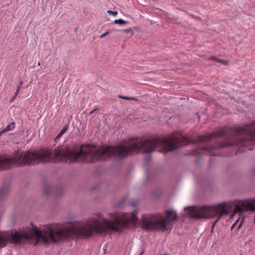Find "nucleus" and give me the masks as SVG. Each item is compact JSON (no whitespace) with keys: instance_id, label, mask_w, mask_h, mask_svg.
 <instances>
[{"instance_id":"1","label":"nucleus","mask_w":255,"mask_h":255,"mask_svg":"<svg viewBox=\"0 0 255 255\" xmlns=\"http://www.w3.org/2000/svg\"><path fill=\"white\" fill-rule=\"evenodd\" d=\"M110 220L104 219L105 224H101L100 220L102 215L100 214L97 218H92L85 226H81L79 222H67L69 226L62 227H50L48 225L44 226V232L47 234L54 243L73 240L79 237L89 238L94 233L96 234H108L110 232L122 233L124 228L128 227V216L126 213H112L109 214Z\"/></svg>"},{"instance_id":"2","label":"nucleus","mask_w":255,"mask_h":255,"mask_svg":"<svg viewBox=\"0 0 255 255\" xmlns=\"http://www.w3.org/2000/svg\"><path fill=\"white\" fill-rule=\"evenodd\" d=\"M75 163V143L68 146L40 148L25 152L15 151L11 156L0 155V171L12 167L38 164L40 163Z\"/></svg>"},{"instance_id":"3","label":"nucleus","mask_w":255,"mask_h":255,"mask_svg":"<svg viewBox=\"0 0 255 255\" xmlns=\"http://www.w3.org/2000/svg\"><path fill=\"white\" fill-rule=\"evenodd\" d=\"M166 217L159 214H143L140 221L141 228L147 231H165L172 229L171 222L178 220L176 211L169 210L165 211Z\"/></svg>"},{"instance_id":"4","label":"nucleus","mask_w":255,"mask_h":255,"mask_svg":"<svg viewBox=\"0 0 255 255\" xmlns=\"http://www.w3.org/2000/svg\"><path fill=\"white\" fill-rule=\"evenodd\" d=\"M228 207V203L224 202L212 206L186 207L184 208V210L187 212L188 214L197 219L212 218L219 214L212 225L211 233H213L215 226L220 220L221 217L224 215H229V212L227 210V208Z\"/></svg>"},{"instance_id":"5","label":"nucleus","mask_w":255,"mask_h":255,"mask_svg":"<svg viewBox=\"0 0 255 255\" xmlns=\"http://www.w3.org/2000/svg\"><path fill=\"white\" fill-rule=\"evenodd\" d=\"M255 198L235 201L234 206L236 209L240 212L244 211L255 212Z\"/></svg>"},{"instance_id":"6","label":"nucleus","mask_w":255,"mask_h":255,"mask_svg":"<svg viewBox=\"0 0 255 255\" xmlns=\"http://www.w3.org/2000/svg\"><path fill=\"white\" fill-rule=\"evenodd\" d=\"M30 225L33 228V230L34 232L38 236L40 237L41 238V240H42L43 243L44 244V245H45L46 246H48L50 244V242L48 240V239L42 235V232L41 231H39L37 229V228L33 225L32 222H31Z\"/></svg>"},{"instance_id":"7","label":"nucleus","mask_w":255,"mask_h":255,"mask_svg":"<svg viewBox=\"0 0 255 255\" xmlns=\"http://www.w3.org/2000/svg\"><path fill=\"white\" fill-rule=\"evenodd\" d=\"M15 122H11L10 124L7 125L4 128L2 129L0 131V136H1L3 133L5 132L11 131L15 128Z\"/></svg>"},{"instance_id":"8","label":"nucleus","mask_w":255,"mask_h":255,"mask_svg":"<svg viewBox=\"0 0 255 255\" xmlns=\"http://www.w3.org/2000/svg\"><path fill=\"white\" fill-rule=\"evenodd\" d=\"M9 187L7 186H4L0 190V201L5 198L8 194Z\"/></svg>"},{"instance_id":"9","label":"nucleus","mask_w":255,"mask_h":255,"mask_svg":"<svg viewBox=\"0 0 255 255\" xmlns=\"http://www.w3.org/2000/svg\"><path fill=\"white\" fill-rule=\"evenodd\" d=\"M50 193V186L48 184H44V196H48Z\"/></svg>"},{"instance_id":"10","label":"nucleus","mask_w":255,"mask_h":255,"mask_svg":"<svg viewBox=\"0 0 255 255\" xmlns=\"http://www.w3.org/2000/svg\"><path fill=\"white\" fill-rule=\"evenodd\" d=\"M69 128V124H66L62 129L59 132L58 135L56 137V139H59L62 135Z\"/></svg>"},{"instance_id":"11","label":"nucleus","mask_w":255,"mask_h":255,"mask_svg":"<svg viewBox=\"0 0 255 255\" xmlns=\"http://www.w3.org/2000/svg\"><path fill=\"white\" fill-rule=\"evenodd\" d=\"M137 210H134L131 213L130 220L133 223L136 222L138 221V218L136 217Z\"/></svg>"},{"instance_id":"12","label":"nucleus","mask_w":255,"mask_h":255,"mask_svg":"<svg viewBox=\"0 0 255 255\" xmlns=\"http://www.w3.org/2000/svg\"><path fill=\"white\" fill-rule=\"evenodd\" d=\"M128 22L127 21L124 20L123 19L120 18L118 19H116L114 20V23L117 24L119 25H123L125 24L128 23Z\"/></svg>"},{"instance_id":"13","label":"nucleus","mask_w":255,"mask_h":255,"mask_svg":"<svg viewBox=\"0 0 255 255\" xmlns=\"http://www.w3.org/2000/svg\"><path fill=\"white\" fill-rule=\"evenodd\" d=\"M19 91V87H17L16 91V92L15 93V94L11 98V99L10 100L11 102L13 101L16 98V97H17V94H18Z\"/></svg>"},{"instance_id":"14","label":"nucleus","mask_w":255,"mask_h":255,"mask_svg":"<svg viewBox=\"0 0 255 255\" xmlns=\"http://www.w3.org/2000/svg\"><path fill=\"white\" fill-rule=\"evenodd\" d=\"M107 13L113 16H116L118 14V12L117 11H114L110 10H108L107 11Z\"/></svg>"},{"instance_id":"15","label":"nucleus","mask_w":255,"mask_h":255,"mask_svg":"<svg viewBox=\"0 0 255 255\" xmlns=\"http://www.w3.org/2000/svg\"><path fill=\"white\" fill-rule=\"evenodd\" d=\"M239 220H240V218L238 219L235 222V223L233 224V225L232 226L231 228V230H233L237 225L238 223H239Z\"/></svg>"},{"instance_id":"16","label":"nucleus","mask_w":255,"mask_h":255,"mask_svg":"<svg viewBox=\"0 0 255 255\" xmlns=\"http://www.w3.org/2000/svg\"><path fill=\"white\" fill-rule=\"evenodd\" d=\"M62 190L61 189H60V190L59 191V189H58L56 191V193H55V195L56 197H59L60 196H61L62 195Z\"/></svg>"},{"instance_id":"17","label":"nucleus","mask_w":255,"mask_h":255,"mask_svg":"<svg viewBox=\"0 0 255 255\" xmlns=\"http://www.w3.org/2000/svg\"><path fill=\"white\" fill-rule=\"evenodd\" d=\"M137 205V201H132L130 203L129 205L131 207H134Z\"/></svg>"},{"instance_id":"18","label":"nucleus","mask_w":255,"mask_h":255,"mask_svg":"<svg viewBox=\"0 0 255 255\" xmlns=\"http://www.w3.org/2000/svg\"><path fill=\"white\" fill-rule=\"evenodd\" d=\"M218 62L223 64L224 65H227L228 64V62L226 61H224L222 59H220L218 61Z\"/></svg>"},{"instance_id":"19","label":"nucleus","mask_w":255,"mask_h":255,"mask_svg":"<svg viewBox=\"0 0 255 255\" xmlns=\"http://www.w3.org/2000/svg\"><path fill=\"white\" fill-rule=\"evenodd\" d=\"M244 219H243V220L241 221V222H240V223L239 225L238 226V228H237V230H238V231H239V230H240V229L242 228V225H243V224L244 223Z\"/></svg>"},{"instance_id":"20","label":"nucleus","mask_w":255,"mask_h":255,"mask_svg":"<svg viewBox=\"0 0 255 255\" xmlns=\"http://www.w3.org/2000/svg\"><path fill=\"white\" fill-rule=\"evenodd\" d=\"M145 161L146 163L148 162L151 159V156L150 155H147L145 157Z\"/></svg>"},{"instance_id":"21","label":"nucleus","mask_w":255,"mask_h":255,"mask_svg":"<svg viewBox=\"0 0 255 255\" xmlns=\"http://www.w3.org/2000/svg\"><path fill=\"white\" fill-rule=\"evenodd\" d=\"M109 33V32L108 31H107L106 32H105L104 33L101 34L100 36V38H104L105 36H106V35H108Z\"/></svg>"},{"instance_id":"22","label":"nucleus","mask_w":255,"mask_h":255,"mask_svg":"<svg viewBox=\"0 0 255 255\" xmlns=\"http://www.w3.org/2000/svg\"><path fill=\"white\" fill-rule=\"evenodd\" d=\"M210 59L212 60H214L215 61H216L218 62V61L219 60H220V59L218 58L216 56H212L210 58Z\"/></svg>"},{"instance_id":"23","label":"nucleus","mask_w":255,"mask_h":255,"mask_svg":"<svg viewBox=\"0 0 255 255\" xmlns=\"http://www.w3.org/2000/svg\"><path fill=\"white\" fill-rule=\"evenodd\" d=\"M123 31L127 33V32H130L132 31V29L131 28H129L128 29H125L123 30Z\"/></svg>"},{"instance_id":"24","label":"nucleus","mask_w":255,"mask_h":255,"mask_svg":"<svg viewBox=\"0 0 255 255\" xmlns=\"http://www.w3.org/2000/svg\"><path fill=\"white\" fill-rule=\"evenodd\" d=\"M119 97L123 99H126L128 100H129V97L127 96H119Z\"/></svg>"},{"instance_id":"25","label":"nucleus","mask_w":255,"mask_h":255,"mask_svg":"<svg viewBox=\"0 0 255 255\" xmlns=\"http://www.w3.org/2000/svg\"><path fill=\"white\" fill-rule=\"evenodd\" d=\"M23 84V82L21 81L19 82V85L17 87H19V89H20V87Z\"/></svg>"},{"instance_id":"26","label":"nucleus","mask_w":255,"mask_h":255,"mask_svg":"<svg viewBox=\"0 0 255 255\" xmlns=\"http://www.w3.org/2000/svg\"><path fill=\"white\" fill-rule=\"evenodd\" d=\"M129 100H134V101H137V99L135 98H133V97H129Z\"/></svg>"},{"instance_id":"27","label":"nucleus","mask_w":255,"mask_h":255,"mask_svg":"<svg viewBox=\"0 0 255 255\" xmlns=\"http://www.w3.org/2000/svg\"><path fill=\"white\" fill-rule=\"evenodd\" d=\"M145 252L144 250H142L141 253L139 255H142Z\"/></svg>"},{"instance_id":"28","label":"nucleus","mask_w":255,"mask_h":255,"mask_svg":"<svg viewBox=\"0 0 255 255\" xmlns=\"http://www.w3.org/2000/svg\"><path fill=\"white\" fill-rule=\"evenodd\" d=\"M252 172L253 174H255V167H254V168H253L252 169Z\"/></svg>"},{"instance_id":"29","label":"nucleus","mask_w":255,"mask_h":255,"mask_svg":"<svg viewBox=\"0 0 255 255\" xmlns=\"http://www.w3.org/2000/svg\"><path fill=\"white\" fill-rule=\"evenodd\" d=\"M96 110V109H94L93 110H92L91 112H90V114H93V113L95 112V111Z\"/></svg>"},{"instance_id":"30","label":"nucleus","mask_w":255,"mask_h":255,"mask_svg":"<svg viewBox=\"0 0 255 255\" xmlns=\"http://www.w3.org/2000/svg\"><path fill=\"white\" fill-rule=\"evenodd\" d=\"M38 66H40V63L39 62L38 63Z\"/></svg>"},{"instance_id":"31","label":"nucleus","mask_w":255,"mask_h":255,"mask_svg":"<svg viewBox=\"0 0 255 255\" xmlns=\"http://www.w3.org/2000/svg\"><path fill=\"white\" fill-rule=\"evenodd\" d=\"M240 255H242V254H241Z\"/></svg>"}]
</instances>
